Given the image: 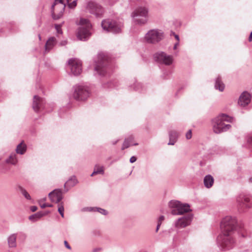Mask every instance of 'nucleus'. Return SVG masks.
<instances>
[{
    "label": "nucleus",
    "instance_id": "obj_1",
    "mask_svg": "<svg viewBox=\"0 0 252 252\" xmlns=\"http://www.w3.org/2000/svg\"><path fill=\"white\" fill-rule=\"evenodd\" d=\"M106 64L107 57L104 53H99L97 55V59L94 61V70L99 75L103 76L106 73L105 66Z\"/></svg>",
    "mask_w": 252,
    "mask_h": 252
},
{
    "label": "nucleus",
    "instance_id": "obj_2",
    "mask_svg": "<svg viewBox=\"0 0 252 252\" xmlns=\"http://www.w3.org/2000/svg\"><path fill=\"white\" fill-rule=\"evenodd\" d=\"M164 37L163 32L158 29L150 30L145 35V40L149 43L156 44Z\"/></svg>",
    "mask_w": 252,
    "mask_h": 252
},
{
    "label": "nucleus",
    "instance_id": "obj_3",
    "mask_svg": "<svg viewBox=\"0 0 252 252\" xmlns=\"http://www.w3.org/2000/svg\"><path fill=\"white\" fill-rule=\"evenodd\" d=\"M148 9L145 7H138L132 13L131 16L136 23L145 24L147 22Z\"/></svg>",
    "mask_w": 252,
    "mask_h": 252
},
{
    "label": "nucleus",
    "instance_id": "obj_4",
    "mask_svg": "<svg viewBox=\"0 0 252 252\" xmlns=\"http://www.w3.org/2000/svg\"><path fill=\"white\" fill-rule=\"evenodd\" d=\"M101 27L106 31L116 33L121 32L122 26L115 21L107 19L102 21Z\"/></svg>",
    "mask_w": 252,
    "mask_h": 252
},
{
    "label": "nucleus",
    "instance_id": "obj_5",
    "mask_svg": "<svg viewBox=\"0 0 252 252\" xmlns=\"http://www.w3.org/2000/svg\"><path fill=\"white\" fill-rule=\"evenodd\" d=\"M236 220L235 218L230 216H226L221 220V229L227 233L229 236L236 229Z\"/></svg>",
    "mask_w": 252,
    "mask_h": 252
},
{
    "label": "nucleus",
    "instance_id": "obj_6",
    "mask_svg": "<svg viewBox=\"0 0 252 252\" xmlns=\"http://www.w3.org/2000/svg\"><path fill=\"white\" fill-rule=\"evenodd\" d=\"M89 94L90 93L88 88L85 86L76 85L74 87L73 96L76 100H84L89 97Z\"/></svg>",
    "mask_w": 252,
    "mask_h": 252
},
{
    "label": "nucleus",
    "instance_id": "obj_7",
    "mask_svg": "<svg viewBox=\"0 0 252 252\" xmlns=\"http://www.w3.org/2000/svg\"><path fill=\"white\" fill-rule=\"evenodd\" d=\"M63 0H55L51 7L52 16L54 19L58 20L63 15L65 5L63 3Z\"/></svg>",
    "mask_w": 252,
    "mask_h": 252
},
{
    "label": "nucleus",
    "instance_id": "obj_8",
    "mask_svg": "<svg viewBox=\"0 0 252 252\" xmlns=\"http://www.w3.org/2000/svg\"><path fill=\"white\" fill-rule=\"evenodd\" d=\"M86 9L90 13L94 14L96 17H101L104 12L103 8L98 3L94 1H89L87 4Z\"/></svg>",
    "mask_w": 252,
    "mask_h": 252
},
{
    "label": "nucleus",
    "instance_id": "obj_9",
    "mask_svg": "<svg viewBox=\"0 0 252 252\" xmlns=\"http://www.w3.org/2000/svg\"><path fill=\"white\" fill-rule=\"evenodd\" d=\"M193 219L192 214H188L179 218L174 222L175 227L177 229L185 228L190 225Z\"/></svg>",
    "mask_w": 252,
    "mask_h": 252
},
{
    "label": "nucleus",
    "instance_id": "obj_10",
    "mask_svg": "<svg viewBox=\"0 0 252 252\" xmlns=\"http://www.w3.org/2000/svg\"><path fill=\"white\" fill-rule=\"evenodd\" d=\"M154 58L156 61L166 65L171 64L173 61L172 56L167 55L163 52L157 53L154 55Z\"/></svg>",
    "mask_w": 252,
    "mask_h": 252
},
{
    "label": "nucleus",
    "instance_id": "obj_11",
    "mask_svg": "<svg viewBox=\"0 0 252 252\" xmlns=\"http://www.w3.org/2000/svg\"><path fill=\"white\" fill-rule=\"evenodd\" d=\"M68 64L71 70V73L75 75H78L82 72L81 62L77 59H71L68 61Z\"/></svg>",
    "mask_w": 252,
    "mask_h": 252
},
{
    "label": "nucleus",
    "instance_id": "obj_12",
    "mask_svg": "<svg viewBox=\"0 0 252 252\" xmlns=\"http://www.w3.org/2000/svg\"><path fill=\"white\" fill-rule=\"evenodd\" d=\"M232 233L228 236L227 233L224 232L223 228L221 229V249H229L232 247L234 241L231 236Z\"/></svg>",
    "mask_w": 252,
    "mask_h": 252
},
{
    "label": "nucleus",
    "instance_id": "obj_13",
    "mask_svg": "<svg viewBox=\"0 0 252 252\" xmlns=\"http://www.w3.org/2000/svg\"><path fill=\"white\" fill-rule=\"evenodd\" d=\"M249 197L241 195L237 198V202L239 209L241 212L244 211V208H248L251 207V204L250 202Z\"/></svg>",
    "mask_w": 252,
    "mask_h": 252
},
{
    "label": "nucleus",
    "instance_id": "obj_14",
    "mask_svg": "<svg viewBox=\"0 0 252 252\" xmlns=\"http://www.w3.org/2000/svg\"><path fill=\"white\" fill-rule=\"evenodd\" d=\"M49 197L52 202L60 203L63 199L62 191L60 189H55L49 193Z\"/></svg>",
    "mask_w": 252,
    "mask_h": 252
},
{
    "label": "nucleus",
    "instance_id": "obj_15",
    "mask_svg": "<svg viewBox=\"0 0 252 252\" xmlns=\"http://www.w3.org/2000/svg\"><path fill=\"white\" fill-rule=\"evenodd\" d=\"M251 100L250 94L247 92H244L240 95L238 103L242 107H245L250 103Z\"/></svg>",
    "mask_w": 252,
    "mask_h": 252
},
{
    "label": "nucleus",
    "instance_id": "obj_16",
    "mask_svg": "<svg viewBox=\"0 0 252 252\" xmlns=\"http://www.w3.org/2000/svg\"><path fill=\"white\" fill-rule=\"evenodd\" d=\"M234 121L233 117L221 114V132L226 131L231 127V125L229 124H225L224 122L228 123H232Z\"/></svg>",
    "mask_w": 252,
    "mask_h": 252
},
{
    "label": "nucleus",
    "instance_id": "obj_17",
    "mask_svg": "<svg viewBox=\"0 0 252 252\" xmlns=\"http://www.w3.org/2000/svg\"><path fill=\"white\" fill-rule=\"evenodd\" d=\"M44 100L38 95L33 97L32 108L36 112H38L40 109L44 107Z\"/></svg>",
    "mask_w": 252,
    "mask_h": 252
},
{
    "label": "nucleus",
    "instance_id": "obj_18",
    "mask_svg": "<svg viewBox=\"0 0 252 252\" xmlns=\"http://www.w3.org/2000/svg\"><path fill=\"white\" fill-rule=\"evenodd\" d=\"M89 29L85 28L84 27H80L77 34V38L80 40H86L91 35Z\"/></svg>",
    "mask_w": 252,
    "mask_h": 252
},
{
    "label": "nucleus",
    "instance_id": "obj_19",
    "mask_svg": "<svg viewBox=\"0 0 252 252\" xmlns=\"http://www.w3.org/2000/svg\"><path fill=\"white\" fill-rule=\"evenodd\" d=\"M211 125L215 133L217 134L220 133V115H218L212 120Z\"/></svg>",
    "mask_w": 252,
    "mask_h": 252
},
{
    "label": "nucleus",
    "instance_id": "obj_20",
    "mask_svg": "<svg viewBox=\"0 0 252 252\" xmlns=\"http://www.w3.org/2000/svg\"><path fill=\"white\" fill-rule=\"evenodd\" d=\"M180 202L177 200H171L169 203L171 213L173 215H179Z\"/></svg>",
    "mask_w": 252,
    "mask_h": 252
},
{
    "label": "nucleus",
    "instance_id": "obj_21",
    "mask_svg": "<svg viewBox=\"0 0 252 252\" xmlns=\"http://www.w3.org/2000/svg\"><path fill=\"white\" fill-rule=\"evenodd\" d=\"M57 43L56 39L54 37H50L48 40L47 41L45 45V52H48L56 45Z\"/></svg>",
    "mask_w": 252,
    "mask_h": 252
},
{
    "label": "nucleus",
    "instance_id": "obj_22",
    "mask_svg": "<svg viewBox=\"0 0 252 252\" xmlns=\"http://www.w3.org/2000/svg\"><path fill=\"white\" fill-rule=\"evenodd\" d=\"M203 182L204 186L207 189H210L214 184V178L211 175H207L204 177Z\"/></svg>",
    "mask_w": 252,
    "mask_h": 252
},
{
    "label": "nucleus",
    "instance_id": "obj_23",
    "mask_svg": "<svg viewBox=\"0 0 252 252\" xmlns=\"http://www.w3.org/2000/svg\"><path fill=\"white\" fill-rule=\"evenodd\" d=\"M17 235L16 234H12L7 238V242L9 248H16L17 246L16 243Z\"/></svg>",
    "mask_w": 252,
    "mask_h": 252
},
{
    "label": "nucleus",
    "instance_id": "obj_24",
    "mask_svg": "<svg viewBox=\"0 0 252 252\" xmlns=\"http://www.w3.org/2000/svg\"><path fill=\"white\" fill-rule=\"evenodd\" d=\"M169 139L170 141L168 143V145H173L174 144L176 139L178 137V133L175 130H171L169 131Z\"/></svg>",
    "mask_w": 252,
    "mask_h": 252
},
{
    "label": "nucleus",
    "instance_id": "obj_25",
    "mask_svg": "<svg viewBox=\"0 0 252 252\" xmlns=\"http://www.w3.org/2000/svg\"><path fill=\"white\" fill-rule=\"evenodd\" d=\"M179 215H181L184 213L190 212L191 210L190 209V206L188 204H183L180 202L179 208Z\"/></svg>",
    "mask_w": 252,
    "mask_h": 252
},
{
    "label": "nucleus",
    "instance_id": "obj_26",
    "mask_svg": "<svg viewBox=\"0 0 252 252\" xmlns=\"http://www.w3.org/2000/svg\"><path fill=\"white\" fill-rule=\"evenodd\" d=\"M104 173V167L103 166H100L99 165L96 164L94 167V171L91 175V176L92 177L98 174L103 175Z\"/></svg>",
    "mask_w": 252,
    "mask_h": 252
},
{
    "label": "nucleus",
    "instance_id": "obj_27",
    "mask_svg": "<svg viewBox=\"0 0 252 252\" xmlns=\"http://www.w3.org/2000/svg\"><path fill=\"white\" fill-rule=\"evenodd\" d=\"M78 183L77 179L75 176L71 177L64 184V187H73Z\"/></svg>",
    "mask_w": 252,
    "mask_h": 252
},
{
    "label": "nucleus",
    "instance_id": "obj_28",
    "mask_svg": "<svg viewBox=\"0 0 252 252\" xmlns=\"http://www.w3.org/2000/svg\"><path fill=\"white\" fill-rule=\"evenodd\" d=\"M26 151V146L23 144V143H21L18 144L16 148V152L18 154L23 155L25 153Z\"/></svg>",
    "mask_w": 252,
    "mask_h": 252
},
{
    "label": "nucleus",
    "instance_id": "obj_29",
    "mask_svg": "<svg viewBox=\"0 0 252 252\" xmlns=\"http://www.w3.org/2000/svg\"><path fill=\"white\" fill-rule=\"evenodd\" d=\"M79 24L84 27L85 28H90L91 25L88 19L81 18L79 22Z\"/></svg>",
    "mask_w": 252,
    "mask_h": 252
},
{
    "label": "nucleus",
    "instance_id": "obj_30",
    "mask_svg": "<svg viewBox=\"0 0 252 252\" xmlns=\"http://www.w3.org/2000/svg\"><path fill=\"white\" fill-rule=\"evenodd\" d=\"M7 163H10L12 164H16L17 162V159L16 158L15 154H12L9 156L8 159L6 160Z\"/></svg>",
    "mask_w": 252,
    "mask_h": 252
},
{
    "label": "nucleus",
    "instance_id": "obj_31",
    "mask_svg": "<svg viewBox=\"0 0 252 252\" xmlns=\"http://www.w3.org/2000/svg\"><path fill=\"white\" fill-rule=\"evenodd\" d=\"M19 190L20 191L21 193L23 194V195L28 200H31V197L29 193L27 191V190L22 188V187H19Z\"/></svg>",
    "mask_w": 252,
    "mask_h": 252
},
{
    "label": "nucleus",
    "instance_id": "obj_32",
    "mask_svg": "<svg viewBox=\"0 0 252 252\" xmlns=\"http://www.w3.org/2000/svg\"><path fill=\"white\" fill-rule=\"evenodd\" d=\"M46 198H44L41 199L38 201L39 204L40 205L41 208H45V207H52L53 205L51 204H46L44 202L46 201Z\"/></svg>",
    "mask_w": 252,
    "mask_h": 252
},
{
    "label": "nucleus",
    "instance_id": "obj_33",
    "mask_svg": "<svg viewBox=\"0 0 252 252\" xmlns=\"http://www.w3.org/2000/svg\"><path fill=\"white\" fill-rule=\"evenodd\" d=\"M64 210L63 203L61 202L58 204V211L62 218L64 217Z\"/></svg>",
    "mask_w": 252,
    "mask_h": 252
},
{
    "label": "nucleus",
    "instance_id": "obj_34",
    "mask_svg": "<svg viewBox=\"0 0 252 252\" xmlns=\"http://www.w3.org/2000/svg\"><path fill=\"white\" fill-rule=\"evenodd\" d=\"M130 146L129 144V141L128 139H126L124 142L122 149L124 150L125 149L128 148Z\"/></svg>",
    "mask_w": 252,
    "mask_h": 252
},
{
    "label": "nucleus",
    "instance_id": "obj_35",
    "mask_svg": "<svg viewBox=\"0 0 252 252\" xmlns=\"http://www.w3.org/2000/svg\"><path fill=\"white\" fill-rule=\"evenodd\" d=\"M95 211H97L104 215H106L108 214V212L106 210L100 208L95 207Z\"/></svg>",
    "mask_w": 252,
    "mask_h": 252
},
{
    "label": "nucleus",
    "instance_id": "obj_36",
    "mask_svg": "<svg viewBox=\"0 0 252 252\" xmlns=\"http://www.w3.org/2000/svg\"><path fill=\"white\" fill-rule=\"evenodd\" d=\"M215 87L216 89H218L220 91V81L219 77L217 78L215 81Z\"/></svg>",
    "mask_w": 252,
    "mask_h": 252
},
{
    "label": "nucleus",
    "instance_id": "obj_37",
    "mask_svg": "<svg viewBox=\"0 0 252 252\" xmlns=\"http://www.w3.org/2000/svg\"><path fill=\"white\" fill-rule=\"evenodd\" d=\"M77 5L76 0H73L72 2L68 3V5L70 8H74Z\"/></svg>",
    "mask_w": 252,
    "mask_h": 252
},
{
    "label": "nucleus",
    "instance_id": "obj_38",
    "mask_svg": "<svg viewBox=\"0 0 252 252\" xmlns=\"http://www.w3.org/2000/svg\"><path fill=\"white\" fill-rule=\"evenodd\" d=\"M191 136H192L191 130L189 129L187 132V133L186 134V137L187 139H190L191 138Z\"/></svg>",
    "mask_w": 252,
    "mask_h": 252
},
{
    "label": "nucleus",
    "instance_id": "obj_39",
    "mask_svg": "<svg viewBox=\"0 0 252 252\" xmlns=\"http://www.w3.org/2000/svg\"><path fill=\"white\" fill-rule=\"evenodd\" d=\"M114 86L112 82H108L107 84H103V87L105 88H112Z\"/></svg>",
    "mask_w": 252,
    "mask_h": 252
},
{
    "label": "nucleus",
    "instance_id": "obj_40",
    "mask_svg": "<svg viewBox=\"0 0 252 252\" xmlns=\"http://www.w3.org/2000/svg\"><path fill=\"white\" fill-rule=\"evenodd\" d=\"M83 211H95V208L93 207H86L84 208L82 210Z\"/></svg>",
    "mask_w": 252,
    "mask_h": 252
},
{
    "label": "nucleus",
    "instance_id": "obj_41",
    "mask_svg": "<svg viewBox=\"0 0 252 252\" xmlns=\"http://www.w3.org/2000/svg\"><path fill=\"white\" fill-rule=\"evenodd\" d=\"M35 215L36 216V219L38 220L39 219L44 216L45 214L42 213V212H37V213L35 214Z\"/></svg>",
    "mask_w": 252,
    "mask_h": 252
},
{
    "label": "nucleus",
    "instance_id": "obj_42",
    "mask_svg": "<svg viewBox=\"0 0 252 252\" xmlns=\"http://www.w3.org/2000/svg\"><path fill=\"white\" fill-rule=\"evenodd\" d=\"M29 220L32 221H36L38 219H36V216L35 214L32 215H31L29 217Z\"/></svg>",
    "mask_w": 252,
    "mask_h": 252
},
{
    "label": "nucleus",
    "instance_id": "obj_43",
    "mask_svg": "<svg viewBox=\"0 0 252 252\" xmlns=\"http://www.w3.org/2000/svg\"><path fill=\"white\" fill-rule=\"evenodd\" d=\"M164 220V217L163 216H161L159 217L158 220V223L161 224L162 221Z\"/></svg>",
    "mask_w": 252,
    "mask_h": 252
},
{
    "label": "nucleus",
    "instance_id": "obj_44",
    "mask_svg": "<svg viewBox=\"0 0 252 252\" xmlns=\"http://www.w3.org/2000/svg\"><path fill=\"white\" fill-rule=\"evenodd\" d=\"M55 28H56L58 33H62L60 25H56L55 26Z\"/></svg>",
    "mask_w": 252,
    "mask_h": 252
},
{
    "label": "nucleus",
    "instance_id": "obj_45",
    "mask_svg": "<svg viewBox=\"0 0 252 252\" xmlns=\"http://www.w3.org/2000/svg\"><path fill=\"white\" fill-rule=\"evenodd\" d=\"M136 160V158L134 156H132L130 158L129 161L131 163H133Z\"/></svg>",
    "mask_w": 252,
    "mask_h": 252
},
{
    "label": "nucleus",
    "instance_id": "obj_46",
    "mask_svg": "<svg viewBox=\"0 0 252 252\" xmlns=\"http://www.w3.org/2000/svg\"><path fill=\"white\" fill-rule=\"evenodd\" d=\"M37 209V208L35 206H32L31 207V210L32 212H34L36 211Z\"/></svg>",
    "mask_w": 252,
    "mask_h": 252
},
{
    "label": "nucleus",
    "instance_id": "obj_47",
    "mask_svg": "<svg viewBox=\"0 0 252 252\" xmlns=\"http://www.w3.org/2000/svg\"><path fill=\"white\" fill-rule=\"evenodd\" d=\"M64 245H65V247L67 249H68L69 250L71 249L70 246L69 245V244H68V243H67V242L66 241H64Z\"/></svg>",
    "mask_w": 252,
    "mask_h": 252
},
{
    "label": "nucleus",
    "instance_id": "obj_48",
    "mask_svg": "<svg viewBox=\"0 0 252 252\" xmlns=\"http://www.w3.org/2000/svg\"><path fill=\"white\" fill-rule=\"evenodd\" d=\"M248 143L252 146V136H250L248 138Z\"/></svg>",
    "mask_w": 252,
    "mask_h": 252
},
{
    "label": "nucleus",
    "instance_id": "obj_49",
    "mask_svg": "<svg viewBox=\"0 0 252 252\" xmlns=\"http://www.w3.org/2000/svg\"><path fill=\"white\" fill-rule=\"evenodd\" d=\"M139 88H141V84H140V83H137V84H136V89H136L137 91H138V90H139Z\"/></svg>",
    "mask_w": 252,
    "mask_h": 252
},
{
    "label": "nucleus",
    "instance_id": "obj_50",
    "mask_svg": "<svg viewBox=\"0 0 252 252\" xmlns=\"http://www.w3.org/2000/svg\"><path fill=\"white\" fill-rule=\"evenodd\" d=\"M66 43H67L66 41L64 40V41H63L61 42L60 43V45L61 46H64V45H66Z\"/></svg>",
    "mask_w": 252,
    "mask_h": 252
},
{
    "label": "nucleus",
    "instance_id": "obj_51",
    "mask_svg": "<svg viewBox=\"0 0 252 252\" xmlns=\"http://www.w3.org/2000/svg\"><path fill=\"white\" fill-rule=\"evenodd\" d=\"M173 34L175 36V38L177 39V42H179V40H180L179 36L177 34H175L174 33H173Z\"/></svg>",
    "mask_w": 252,
    "mask_h": 252
},
{
    "label": "nucleus",
    "instance_id": "obj_52",
    "mask_svg": "<svg viewBox=\"0 0 252 252\" xmlns=\"http://www.w3.org/2000/svg\"><path fill=\"white\" fill-rule=\"evenodd\" d=\"M179 42H177L174 45V47H173V49L174 50L176 49L177 48V46L179 45Z\"/></svg>",
    "mask_w": 252,
    "mask_h": 252
},
{
    "label": "nucleus",
    "instance_id": "obj_53",
    "mask_svg": "<svg viewBox=\"0 0 252 252\" xmlns=\"http://www.w3.org/2000/svg\"><path fill=\"white\" fill-rule=\"evenodd\" d=\"M160 225H161V224L158 223L157 226V228H156V231L157 232L158 231Z\"/></svg>",
    "mask_w": 252,
    "mask_h": 252
},
{
    "label": "nucleus",
    "instance_id": "obj_54",
    "mask_svg": "<svg viewBox=\"0 0 252 252\" xmlns=\"http://www.w3.org/2000/svg\"><path fill=\"white\" fill-rule=\"evenodd\" d=\"M249 41L250 42L252 41V32L250 33V36L249 37Z\"/></svg>",
    "mask_w": 252,
    "mask_h": 252
},
{
    "label": "nucleus",
    "instance_id": "obj_55",
    "mask_svg": "<svg viewBox=\"0 0 252 252\" xmlns=\"http://www.w3.org/2000/svg\"><path fill=\"white\" fill-rule=\"evenodd\" d=\"M224 88V84L221 83V92L223 91Z\"/></svg>",
    "mask_w": 252,
    "mask_h": 252
},
{
    "label": "nucleus",
    "instance_id": "obj_56",
    "mask_svg": "<svg viewBox=\"0 0 252 252\" xmlns=\"http://www.w3.org/2000/svg\"><path fill=\"white\" fill-rule=\"evenodd\" d=\"M100 250V249H94L93 250V252H97L98 251H99Z\"/></svg>",
    "mask_w": 252,
    "mask_h": 252
},
{
    "label": "nucleus",
    "instance_id": "obj_57",
    "mask_svg": "<svg viewBox=\"0 0 252 252\" xmlns=\"http://www.w3.org/2000/svg\"><path fill=\"white\" fill-rule=\"evenodd\" d=\"M49 213H50V212H49V211H48V212H46L45 213H44V214H45V215L48 214H49Z\"/></svg>",
    "mask_w": 252,
    "mask_h": 252
},
{
    "label": "nucleus",
    "instance_id": "obj_58",
    "mask_svg": "<svg viewBox=\"0 0 252 252\" xmlns=\"http://www.w3.org/2000/svg\"><path fill=\"white\" fill-rule=\"evenodd\" d=\"M38 37H39V40H41V36L40 34L38 35Z\"/></svg>",
    "mask_w": 252,
    "mask_h": 252
},
{
    "label": "nucleus",
    "instance_id": "obj_59",
    "mask_svg": "<svg viewBox=\"0 0 252 252\" xmlns=\"http://www.w3.org/2000/svg\"><path fill=\"white\" fill-rule=\"evenodd\" d=\"M117 141H115V142H114L113 143V144L115 145V144H116L117 143Z\"/></svg>",
    "mask_w": 252,
    "mask_h": 252
},
{
    "label": "nucleus",
    "instance_id": "obj_60",
    "mask_svg": "<svg viewBox=\"0 0 252 252\" xmlns=\"http://www.w3.org/2000/svg\"><path fill=\"white\" fill-rule=\"evenodd\" d=\"M250 181L251 182H252V178H250Z\"/></svg>",
    "mask_w": 252,
    "mask_h": 252
}]
</instances>
